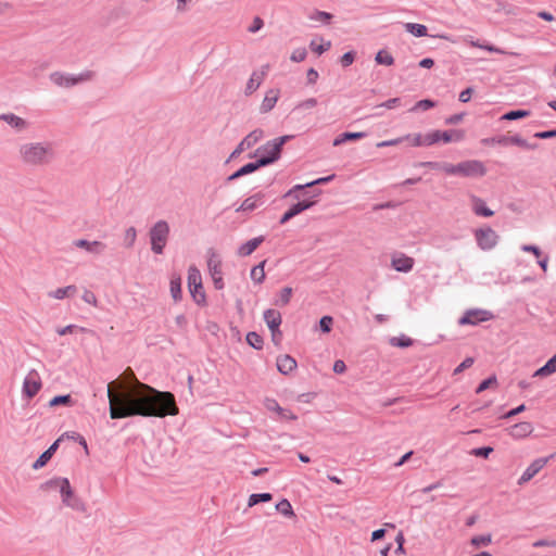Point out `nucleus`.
<instances>
[{
  "label": "nucleus",
  "mask_w": 556,
  "mask_h": 556,
  "mask_svg": "<svg viewBox=\"0 0 556 556\" xmlns=\"http://www.w3.org/2000/svg\"><path fill=\"white\" fill-rule=\"evenodd\" d=\"M110 416L112 419L130 416L159 417L176 416L179 408L173 393L159 391L136 380V388L125 390L124 382L108 384Z\"/></svg>",
  "instance_id": "obj_1"
},
{
  "label": "nucleus",
  "mask_w": 556,
  "mask_h": 556,
  "mask_svg": "<svg viewBox=\"0 0 556 556\" xmlns=\"http://www.w3.org/2000/svg\"><path fill=\"white\" fill-rule=\"evenodd\" d=\"M21 161L29 166H43L53 159V149L49 143L27 142L20 147Z\"/></svg>",
  "instance_id": "obj_2"
},
{
  "label": "nucleus",
  "mask_w": 556,
  "mask_h": 556,
  "mask_svg": "<svg viewBox=\"0 0 556 556\" xmlns=\"http://www.w3.org/2000/svg\"><path fill=\"white\" fill-rule=\"evenodd\" d=\"M446 175L476 178L483 177L486 174L485 165L478 160L464 161L458 164L444 163L438 165Z\"/></svg>",
  "instance_id": "obj_3"
},
{
  "label": "nucleus",
  "mask_w": 556,
  "mask_h": 556,
  "mask_svg": "<svg viewBox=\"0 0 556 556\" xmlns=\"http://www.w3.org/2000/svg\"><path fill=\"white\" fill-rule=\"evenodd\" d=\"M290 136H282L268 141L257 150L262 154L261 164L268 165L279 159L282 146L290 139Z\"/></svg>",
  "instance_id": "obj_4"
},
{
  "label": "nucleus",
  "mask_w": 556,
  "mask_h": 556,
  "mask_svg": "<svg viewBox=\"0 0 556 556\" xmlns=\"http://www.w3.org/2000/svg\"><path fill=\"white\" fill-rule=\"evenodd\" d=\"M188 288L194 302L199 305H204L206 296L202 286V276L194 266H190L188 269Z\"/></svg>",
  "instance_id": "obj_5"
},
{
  "label": "nucleus",
  "mask_w": 556,
  "mask_h": 556,
  "mask_svg": "<svg viewBox=\"0 0 556 556\" xmlns=\"http://www.w3.org/2000/svg\"><path fill=\"white\" fill-rule=\"evenodd\" d=\"M169 233V226L166 222H157L150 231L151 248L156 254H162Z\"/></svg>",
  "instance_id": "obj_6"
},
{
  "label": "nucleus",
  "mask_w": 556,
  "mask_h": 556,
  "mask_svg": "<svg viewBox=\"0 0 556 556\" xmlns=\"http://www.w3.org/2000/svg\"><path fill=\"white\" fill-rule=\"evenodd\" d=\"M477 245L482 251L493 250L500 241L498 233L489 226L480 227L473 231Z\"/></svg>",
  "instance_id": "obj_7"
},
{
  "label": "nucleus",
  "mask_w": 556,
  "mask_h": 556,
  "mask_svg": "<svg viewBox=\"0 0 556 556\" xmlns=\"http://www.w3.org/2000/svg\"><path fill=\"white\" fill-rule=\"evenodd\" d=\"M41 388L42 381L39 372L36 369H30L23 381L22 392L24 397L28 400L33 399L35 395L38 394Z\"/></svg>",
  "instance_id": "obj_8"
},
{
  "label": "nucleus",
  "mask_w": 556,
  "mask_h": 556,
  "mask_svg": "<svg viewBox=\"0 0 556 556\" xmlns=\"http://www.w3.org/2000/svg\"><path fill=\"white\" fill-rule=\"evenodd\" d=\"M430 139L432 146L439 142L450 143L462 141L465 137V131L462 129H450V130H432L430 131Z\"/></svg>",
  "instance_id": "obj_9"
},
{
  "label": "nucleus",
  "mask_w": 556,
  "mask_h": 556,
  "mask_svg": "<svg viewBox=\"0 0 556 556\" xmlns=\"http://www.w3.org/2000/svg\"><path fill=\"white\" fill-rule=\"evenodd\" d=\"M493 315L491 312L485 309H468L462 318H459L458 324L462 326L471 325L476 326L480 323L491 320Z\"/></svg>",
  "instance_id": "obj_10"
},
{
  "label": "nucleus",
  "mask_w": 556,
  "mask_h": 556,
  "mask_svg": "<svg viewBox=\"0 0 556 556\" xmlns=\"http://www.w3.org/2000/svg\"><path fill=\"white\" fill-rule=\"evenodd\" d=\"M553 455L551 456V458ZM549 457L534 459L522 472L518 480V484L522 485L529 482L536 473H539L548 463Z\"/></svg>",
  "instance_id": "obj_11"
},
{
  "label": "nucleus",
  "mask_w": 556,
  "mask_h": 556,
  "mask_svg": "<svg viewBox=\"0 0 556 556\" xmlns=\"http://www.w3.org/2000/svg\"><path fill=\"white\" fill-rule=\"evenodd\" d=\"M207 267L213 278L214 286L220 290L224 288L223 274H222V262L215 253H212L207 260Z\"/></svg>",
  "instance_id": "obj_12"
},
{
  "label": "nucleus",
  "mask_w": 556,
  "mask_h": 556,
  "mask_svg": "<svg viewBox=\"0 0 556 556\" xmlns=\"http://www.w3.org/2000/svg\"><path fill=\"white\" fill-rule=\"evenodd\" d=\"M91 73H85L79 75L78 77H73L68 75H64L62 73H54L51 75V80L60 86V87H71L79 81L89 80L91 78Z\"/></svg>",
  "instance_id": "obj_13"
},
{
  "label": "nucleus",
  "mask_w": 556,
  "mask_h": 556,
  "mask_svg": "<svg viewBox=\"0 0 556 556\" xmlns=\"http://www.w3.org/2000/svg\"><path fill=\"white\" fill-rule=\"evenodd\" d=\"M415 261L404 253H394L391 256V266L396 271L408 273L413 269Z\"/></svg>",
  "instance_id": "obj_14"
},
{
  "label": "nucleus",
  "mask_w": 556,
  "mask_h": 556,
  "mask_svg": "<svg viewBox=\"0 0 556 556\" xmlns=\"http://www.w3.org/2000/svg\"><path fill=\"white\" fill-rule=\"evenodd\" d=\"M73 244L92 255H100L106 250V244L99 240L89 241L86 239H78L75 240Z\"/></svg>",
  "instance_id": "obj_15"
},
{
  "label": "nucleus",
  "mask_w": 556,
  "mask_h": 556,
  "mask_svg": "<svg viewBox=\"0 0 556 556\" xmlns=\"http://www.w3.org/2000/svg\"><path fill=\"white\" fill-rule=\"evenodd\" d=\"M264 406L267 410L277 414L280 419L296 420V415L283 407H281L275 399L267 397L264 400Z\"/></svg>",
  "instance_id": "obj_16"
},
{
  "label": "nucleus",
  "mask_w": 556,
  "mask_h": 556,
  "mask_svg": "<svg viewBox=\"0 0 556 556\" xmlns=\"http://www.w3.org/2000/svg\"><path fill=\"white\" fill-rule=\"evenodd\" d=\"M48 484L54 488H59L62 494L63 503L66 506H72L71 500L73 497V490L71 488L70 481L66 478L53 479Z\"/></svg>",
  "instance_id": "obj_17"
},
{
  "label": "nucleus",
  "mask_w": 556,
  "mask_h": 556,
  "mask_svg": "<svg viewBox=\"0 0 556 556\" xmlns=\"http://www.w3.org/2000/svg\"><path fill=\"white\" fill-rule=\"evenodd\" d=\"M264 320L266 325L268 326L271 337L275 338V334L278 333L281 334L279 330V326L281 325V314L273 308L266 309L264 312Z\"/></svg>",
  "instance_id": "obj_18"
},
{
  "label": "nucleus",
  "mask_w": 556,
  "mask_h": 556,
  "mask_svg": "<svg viewBox=\"0 0 556 556\" xmlns=\"http://www.w3.org/2000/svg\"><path fill=\"white\" fill-rule=\"evenodd\" d=\"M533 432V426L529 421H522L518 422L516 425H513L508 429V433L511 438L520 440L523 438L529 437Z\"/></svg>",
  "instance_id": "obj_19"
},
{
  "label": "nucleus",
  "mask_w": 556,
  "mask_h": 556,
  "mask_svg": "<svg viewBox=\"0 0 556 556\" xmlns=\"http://www.w3.org/2000/svg\"><path fill=\"white\" fill-rule=\"evenodd\" d=\"M430 132L426 135L421 134H408L404 136V142H406L409 147L418 148V147H430L432 146V141L430 139Z\"/></svg>",
  "instance_id": "obj_20"
},
{
  "label": "nucleus",
  "mask_w": 556,
  "mask_h": 556,
  "mask_svg": "<svg viewBox=\"0 0 556 556\" xmlns=\"http://www.w3.org/2000/svg\"><path fill=\"white\" fill-rule=\"evenodd\" d=\"M470 202L472 212L476 215L483 217H491L494 215V212L486 206L485 202L481 198L471 195Z\"/></svg>",
  "instance_id": "obj_21"
},
{
  "label": "nucleus",
  "mask_w": 556,
  "mask_h": 556,
  "mask_svg": "<svg viewBox=\"0 0 556 556\" xmlns=\"http://www.w3.org/2000/svg\"><path fill=\"white\" fill-rule=\"evenodd\" d=\"M296 361L290 355H281L277 358V368L283 375H289L296 369Z\"/></svg>",
  "instance_id": "obj_22"
},
{
  "label": "nucleus",
  "mask_w": 556,
  "mask_h": 556,
  "mask_svg": "<svg viewBox=\"0 0 556 556\" xmlns=\"http://www.w3.org/2000/svg\"><path fill=\"white\" fill-rule=\"evenodd\" d=\"M264 194L258 192L247 198L237 211L251 212L263 204Z\"/></svg>",
  "instance_id": "obj_23"
},
{
  "label": "nucleus",
  "mask_w": 556,
  "mask_h": 556,
  "mask_svg": "<svg viewBox=\"0 0 556 556\" xmlns=\"http://www.w3.org/2000/svg\"><path fill=\"white\" fill-rule=\"evenodd\" d=\"M279 96L280 91L278 89L268 90L262 101L261 111L267 113L273 110L279 99Z\"/></svg>",
  "instance_id": "obj_24"
},
{
  "label": "nucleus",
  "mask_w": 556,
  "mask_h": 556,
  "mask_svg": "<svg viewBox=\"0 0 556 556\" xmlns=\"http://www.w3.org/2000/svg\"><path fill=\"white\" fill-rule=\"evenodd\" d=\"M266 71L253 72L245 86V93L252 94L263 83Z\"/></svg>",
  "instance_id": "obj_25"
},
{
  "label": "nucleus",
  "mask_w": 556,
  "mask_h": 556,
  "mask_svg": "<svg viewBox=\"0 0 556 556\" xmlns=\"http://www.w3.org/2000/svg\"><path fill=\"white\" fill-rule=\"evenodd\" d=\"M0 121L5 122L8 125L17 130H23L28 126L27 122L24 118L12 113L1 114Z\"/></svg>",
  "instance_id": "obj_26"
},
{
  "label": "nucleus",
  "mask_w": 556,
  "mask_h": 556,
  "mask_svg": "<svg viewBox=\"0 0 556 556\" xmlns=\"http://www.w3.org/2000/svg\"><path fill=\"white\" fill-rule=\"evenodd\" d=\"M556 372V354L544 366L534 371L533 377H548Z\"/></svg>",
  "instance_id": "obj_27"
},
{
  "label": "nucleus",
  "mask_w": 556,
  "mask_h": 556,
  "mask_svg": "<svg viewBox=\"0 0 556 556\" xmlns=\"http://www.w3.org/2000/svg\"><path fill=\"white\" fill-rule=\"evenodd\" d=\"M264 238L263 237H257V238H253L251 240H249L248 242H245L244 244H242L240 248H239V255L241 256H248L250 254H252L257 248L258 245L263 242Z\"/></svg>",
  "instance_id": "obj_28"
},
{
  "label": "nucleus",
  "mask_w": 556,
  "mask_h": 556,
  "mask_svg": "<svg viewBox=\"0 0 556 556\" xmlns=\"http://www.w3.org/2000/svg\"><path fill=\"white\" fill-rule=\"evenodd\" d=\"M496 142L498 144H502V146H507V144H514V146H518V147H521V148H533L532 146H530L523 138H521L520 136H511V137H500L497 138Z\"/></svg>",
  "instance_id": "obj_29"
},
{
  "label": "nucleus",
  "mask_w": 556,
  "mask_h": 556,
  "mask_svg": "<svg viewBox=\"0 0 556 556\" xmlns=\"http://www.w3.org/2000/svg\"><path fill=\"white\" fill-rule=\"evenodd\" d=\"M261 166H265L264 164H261V160H258L256 163H249V164H245L244 166H242L240 169H238L236 173H233L230 177H229V180H235L241 176H244V175H248L250 173H253L254 170H256L257 168H260Z\"/></svg>",
  "instance_id": "obj_30"
},
{
  "label": "nucleus",
  "mask_w": 556,
  "mask_h": 556,
  "mask_svg": "<svg viewBox=\"0 0 556 556\" xmlns=\"http://www.w3.org/2000/svg\"><path fill=\"white\" fill-rule=\"evenodd\" d=\"M76 292L75 286H67L65 288H58L54 291L49 292V296L55 300H62L71 296Z\"/></svg>",
  "instance_id": "obj_31"
},
{
  "label": "nucleus",
  "mask_w": 556,
  "mask_h": 556,
  "mask_svg": "<svg viewBox=\"0 0 556 556\" xmlns=\"http://www.w3.org/2000/svg\"><path fill=\"white\" fill-rule=\"evenodd\" d=\"M264 137V132L261 129H255L251 131L247 137L243 138L242 142L245 144L248 149L255 146L262 138Z\"/></svg>",
  "instance_id": "obj_32"
},
{
  "label": "nucleus",
  "mask_w": 556,
  "mask_h": 556,
  "mask_svg": "<svg viewBox=\"0 0 556 556\" xmlns=\"http://www.w3.org/2000/svg\"><path fill=\"white\" fill-rule=\"evenodd\" d=\"M170 294L175 302L181 299V279L179 276H173L170 279Z\"/></svg>",
  "instance_id": "obj_33"
},
{
  "label": "nucleus",
  "mask_w": 556,
  "mask_h": 556,
  "mask_svg": "<svg viewBox=\"0 0 556 556\" xmlns=\"http://www.w3.org/2000/svg\"><path fill=\"white\" fill-rule=\"evenodd\" d=\"M332 178H333V175L328 176V177H321V178H318V179L313 180V181H311V182H307V184H305V185H296V186H294L292 189H290V190L285 194V197H290V195H292V194H293V192H294L295 190H301V189H303V188L312 187V186H315V185L326 184V182L330 181Z\"/></svg>",
  "instance_id": "obj_34"
},
{
  "label": "nucleus",
  "mask_w": 556,
  "mask_h": 556,
  "mask_svg": "<svg viewBox=\"0 0 556 556\" xmlns=\"http://www.w3.org/2000/svg\"><path fill=\"white\" fill-rule=\"evenodd\" d=\"M309 47H311L312 51L316 52L317 54H321L325 51L330 49L331 42L325 41L323 38L313 39L309 43Z\"/></svg>",
  "instance_id": "obj_35"
},
{
  "label": "nucleus",
  "mask_w": 556,
  "mask_h": 556,
  "mask_svg": "<svg viewBox=\"0 0 556 556\" xmlns=\"http://www.w3.org/2000/svg\"><path fill=\"white\" fill-rule=\"evenodd\" d=\"M266 261L261 262L258 265L254 266L251 270V279L256 283H262L265 279V267Z\"/></svg>",
  "instance_id": "obj_36"
},
{
  "label": "nucleus",
  "mask_w": 556,
  "mask_h": 556,
  "mask_svg": "<svg viewBox=\"0 0 556 556\" xmlns=\"http://www.w3.org/2000/svg\"><path fill=\"white\" fill-rule=\"evenodd\" d=\"M364 137H365L364 132H344V134L338 136L333 140V146L337 147V146L344 143L345 141L357 140V139H362Z\"/></svg>",
  "instance_id": "obj_37"
},
{
  "label": "nucleus",
  "mask_w": 556,
  "mask_h": 556,
  "mask_svg": "<svg viewBox=\"0 0 556 556\" xmlns=\"http://www.w3.org/2000/svg\"><path fill=\"white\" fill-rule=\"evenodd\" d=\"M405 29L416 37H424L427 35V27L422 24L406 23Z\"/></svg>",
  "instance_id": "obj_38"
},
{
  "label": "nucleus",
  "mask_w": 556,
  "mask_h": 556,
  "mask_svg": "<svg viewBox=\"0 0 556 556\" xmlns=\"http://www.w3.org/2000/svg\"><path fill=\"white\" fill-rule=\"evenodd\" d=\"M469 45L471 47L480 48V49H483V50H486V51H490V52L502 53V54H509V55H517V53H515V52H506V51H504V50H502V49H500L497 47H494L492 45H482L479 41H475V40H470Z\"/></svg>",
  "instance_id": "obj_39"
},
{
  "label": "nucleus",
  "mask_w": 556,
  "mask_h": 556,
  "mask_svg": "<svg viewBox=\"0 0 556 556\" xmlns=\"http://www.w3.org/2000/svg\"><path fill=\"white\" fill-rule=\"evenodd\" d=\"M378 64L391 66L394 63V59L387 50H380L375 58Z\"/></svg>",
  "instance_id": "obj_40"
},
{
  "label": "nucleus",
  "mask_w": 556,
  "mask_h": 556,
  "mask_svg": "<svg viewBox=\"0 0 556 556\" xmlns=\"http://www.w3.org/2000/svg\"><path fill=\"white\" fill-rule=\"evenodd\" d=\"M276 509L282 514L283 516H287V517H293L294 516V511H293V508L290 504V502L288 500H281L277 505H276Z\"/></svg>",
  "instance_id": "obj_41"
},
{
  "label": "nucleus",
  "mask_w": 556,
  "mask_h": 556,
  "mask_svg": "<svg viewBox=\"0 0 556 556\" xmlns=\"http://www.w3.org/2000/svg\"><path fill=\"white\" fill-rule=\"evenodd\" d=\"M273 498L270 493L252 494L249 497V506L252 507L261 502H269Z\"/></svg>",
  "instance_id": "obj_42"
},
{
  "label": "nucleus",
  "mask_w": 556,
  "mask_h": 556,
  "mask_svg": "<svg viewBox=\"0 0 556 556\" xmlns=\"http://www.w3.org/2000/svg\"><path fill=\"white\" fill-rule=\"evenodd\" d=\"M292 288L290 287H285L283 289H281V291L279 292V295H278V300L276 302V304L278 305H287L290 300H291V296H292Z\"/></svg>",
  "instance_id": "obj_43"
},
{
  "label": "nucleus",
  "mask_w": 556,
  "mask_h": 556,
  "mask_svg": "<svg viewBox=\"0 0 556 556\" xmlns=\"http://www.w3.org/2000/svg\"><path fill=\"white\" fill-rule=\"evenodd\" d=\"M530 116V112L526 110L510 111L502 116L505 121H515Z\"/></svg>",
  "instance_id": "obj_44"
},
{
  "label": "nucleus",
  "mask_w": 556,
  "mask_h": 556,
  "mask_svg": "<svg viewBox=\"0 0 556 556\" xmlns=\"http://www.w3.org/2000/svg\"><path fill=\"white\" fill-rule=\"evenodd\" d=\"M247 342L254 349L261 350L263 346V339L256 332H249L247 334Z\"/></svg>",
  "instance_id": "obj_45"
},
{
  "label": "nucleus",
  "mask_w": 556,
  "mask_h": 556,
  "mask_svg": "<svg viewBox=\"0 0 556 556\" xmlns=\"http://www.w3.org/2000/svg\"><path fill=\"white\" fill-rule=\"evenodd\" d=\"M59 405H72V397L70 394L66 395H58L50 400L49 406L55 407Z\"/></svg>",
  "instance_id": "obj_46"
},
{
  "label": "nucleus",
  "mask_w": 556,
  "mask_h": 556,
  "mask_svg": "<svg viewBox=\"0 0 556 556\" xmlns=\"http://www.w3.org/2000/svg\"><path fill=\"white\" fill-rule=\"evenodd\" d=\"M137 238V231L134 227H129L124 233V243L127 248H131L135 244Z\"/></svg>",
  "instance_id": "obj_47"
},
{
  "label": "nucleus",
  "mask_w": 556,
  "mask_h": 556,
  "mask_svg": "<svg viewBox=\"0 0 556 556\" xmlns=\"http://www.w3.org/2000/svg\"><path fill=\"white\" fill-rule=\"evenodd\" d=\"M497 387V379L495 376H491L490 378L483 380L477 388L476 392L481 393L485 391L489 388H496Z\"/></svg>",
  "instance_id": "obj_48"
},
{
  "label": "nucleus",
  "mask_w": 556,
  "mask_h": 556,
  "mask_svg": "<svg viewBox=\"0 0 556 556\" xmlns=\"http://www.w3.org/2000/svg\"><path fill=\"white\" fill-rule=\"evenodd\" d=\"M312 205H314L313 201H302L294 205H292L289 210L292 212L294 216L302 213L303 211L309 208Z\"/></svg>",
  "instance_id": "obj_49"
},
{
  "label": "nucleus",
  "mask_w": 556,
  "mask_h": 556,
  "mask_svg": "<svg viewBox=\"0 0 556 556\" xmlns=\"http://www.w3.org/2000/svg\"><path fill=\"white\" fill-rule=\"evenodd\" d=\"M391 345L399 348H407L413 344V340L407 337H394L390 340Z\"/></svg>",
  "instance_id": "obj_50"
},
{
  "label": "nucleus",
  "mask_w": 556,
  "mask_h": 556,
  "mask_svg": "<svg viewBox=\"0 0 556 556\" xmlns=\"http://www.w3.org/2000/svg\"><path fill=\"white\" fill-rule=\"evenodd\" d=\"M491 535H477L471 539V544L475 547L488 546L491 543Z\"/></svg>",
  "instance_id": "obj_51"
},
{
  "label": "nucleus",
  "mask_w": 556,
  "mask_h": 556,
  "mask_svg": "<svg viewBox=\"0 0 556 556\" xmlns=\"http://www.w3.org/2000/svg\"><path fill=\"white\" fill-rule=\"evenodd\" d=\"M51 459L50 453L46 451L38 457V459L33 464V469L38 470L42 468L49 460Z\"/></svg>",
  "instance_id": "obj_52"
},
{
  "label": "nucleus",
  "mask_w": 556,
  "mask_h": 556,
  "mask_svg": "<svg viewBox=\"0 0 556 556\" xmlns=\"http://www.w3.org/2000/svg\"><path fill=\"white\" fill-rule=\"evenodd\" d=\"M81 298H83V300H84L86 303H88V304H90V305H92V306H94V307H97V306H98V299H97L96 294H94L92 291H90V290H85V291L83 292Z\"/></svg>",
  "instance_id": "obj_53"
},
{
  "label": "nucleus",
  "mask_w": 556,
  "mask_h": 556,
  "mask_svg": "<svg viewBox=\"0 0 556 556\" xmlns=\"http://www.w3.org/2000/svg\"><path fill=\"white\" fill-rule=\"evenodd\" d=\"M332 324L333 319L330 316H324L319 321L320 329L326 333L331 331Z\"/></svg>",
  "instance_id": "obj_54"
},
{
  "label": "nucleus",
  "mask_w": 556,
  "mask_h": 556,
  "mask_svg": "<svg viewBox=\"0 0 556 556\" xmlns=\"http://www.w3.org/2000/svg\"><path fill=\"white\" fill-rule=\"evenodd\" d=\"M316 105H317V100L315 98H308V99L301 101L296 105V109L311 110V109L315 108Z\"/></svg>",
  "instance_id": "obj_55"
},
{
  "label": "nucleus",
  "mask_w": 556,
  "mask_h": 556,
  "mask_svg": "<svg viewBox=\"0 0 556 556\" xmlns=\"http://www.w3.org/2000/svg\"><path fill=\"white\" fill-rule=\"evenodd\" d=\"M434 106V102L431 101V100H420L418 101L415 106L412 109V111H416V110H422V111H426V110H429L431 108Z\"/></svg>",
  "instance_id": "obj_56"
},
{
  "label": "nucleus",
  "mask_w": 556,
  "mask_h": 556,
  "mask_svg": "<svg viewBox=\"0 0 556 556\" xmlns=\"http://www.w3.org/2000/svg\"><path fill=\"white\" fill-rule=\"evenodd\" d=\"M305 58H306V50L304 48L295 49L291 53V60L293 62H302L305 60Z\"/></svg>",
  "instance_id": "obj_57"
},
{
  "label": "nucleus",
  "mask_w": 556,
  "mask_h": 556,
  "mask_svg": "<svg viewBox=\"0 0 556 556\" xmlns=\"http://www.w3.org/2000/svg\"><path fill=\"white\" fill-rule=\"evenodd\" d=\"M331 14L323 11H316L314 14L311 15L312 20H316L319 22H329L331 20Z\"/></svg>",
  "instance_id": "obj_58"
},
{
  "label": "nucleus",
  "mask_w": 556,
  "mask_h": 556,
  "mask_svg": "<svg viewBox=\"0 0 556 556\" xmlns=\"http://www.w3.org/2000/svg\"><path fill=\"white\" fill-rule=\"evenodd\" d=\"M473 364V358L471 357H467L465 358L455 369H454V375H458L460 374L463 370L471 367Z\"/></svg>",
  "instance_id": "obj_59"
},
{
  "label": "nucleus",
  "mask_w": 556,
  "mask_h": 556,
  "mask_svg": "<svg viewBox=\"0 0 556 556\" xmlns=\"http://www.w3.org/2000/svg\"><path fill=\"white\" fill-rule=\"evenodd\" d=\"M404 142V137H399L391 140L380 141L376 144L377 148L393 147Z\"/></svg>",
  "instance_id": "obj_60"
},
{
  "label": "nucleus",
  "mask_w": 556,
  "mask_h": 556,
  "mask_svg": "<svg viewBox=\"0 0 556 556\" xmlns=\"http://www.w3.org/2000/svg\"><path fill=\"white\" fill-rule=\"evenodd\" d=\"M493 452L492 447H479L472 451V454L475 456H481V457H488Z\"/></svg>",
  "instance_id": "obj_61"
},
{
  "label": "nucleus",
  "mask_w": 556,
  "mask_h": 556,
  "mask_svg": "<svg viewBox=\"0 0 556 556\" xmlns=\"http://www.w3.org/2000/svg\"><path fill=\"white\" fill-rule=\"evenodd\" d=\"M264 23L261 17H255L252 25L249 27L250 33H256L263 27Z\"/></svg>",
  "instance_id": "obj_62"
},
{
  "label": "nucleus",
  "mask_w": 556,
  "mask_h": 556,
  "mask_svg": "<svg viewBox=\"0 0 556 556\" xmlns=\"http://www.w3.org/2000/svg\"><path fill=\"white\" fill-rule=\"evenodd\" d=\"M534 137L539 138V139H548V138L556 137V129L536 132V134H534Z\"/></svg>",
  "instance_id": "obj_63"
},
{
  "label": "nucleus",
  "mask_w": 556,
  "mask_h": 556,
  "mask_svg": "<svg viewBox=\"0 0 556 556\" xmlns=\"http://www.w3.org/2000/svg\"><path fill=\"white\" fill-rule=\"evenodd\" d=\"M353 61H354V54H353V52H346V53H344V54L342 55V58H341V64H342L343 66H349V65H351V64L353 63Z\"/></svg>",
  "instance_id": "obj_64"
}]
</instances>
